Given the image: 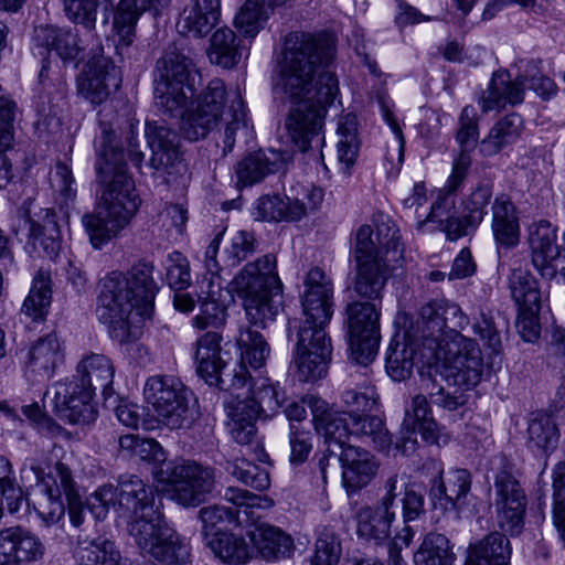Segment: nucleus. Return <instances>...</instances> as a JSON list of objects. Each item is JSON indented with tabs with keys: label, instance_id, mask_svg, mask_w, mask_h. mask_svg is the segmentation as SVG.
Masks as SVG:
<instances>
[{
	"label": "nucleus",
	"instance_id": "obj_1",
	"mask_svg": "<svg viewBox=\"0 0 565 565\" xmlns=\"http://www.w3.org/2000/svg\"><path fill=\"white\" fill-rule=\"evenodd\" d=\"M276 257L267 254L248 263L232 281L233 289L243 299L248 326L239 324L236 344L241 360L233 366L224 360L221 350L222 337L206 332L195 343L194 360L198 374L210 385H220L225 391H238L247 383L250 371L265 366L270 348L265 338L253 328L265 329L282 310V285L276 271Z\"/></svg>",
	"mask_w": 565,
	"mask_h": 565
},
{
	"label": "nucleus",
	"instance_id": "obj_2",
	"mask_svg": "<svg viewBox=\"0 0 565 565\" xmlns=\"http://www.w3.org/2000/svg\"><path fill=\"white\" fill-rule=\"evenodd\" d=\"M335 41L328 33H289L274 84L277 94L291 106L285 127L301 152H321L324 146V117L339 93V82L330 70Z\"/></svg>",
	"mask_w": 565,
	"mask_h": 565
},
{
	"label": "nucleus",
	"instance_id": "obj_3",
	"mask_svg": "<svg viewBox=\"0 0 565 565\" xmlns=\"http://www.w3.org/2000/svg\"><path fill=\"white\" fill-rule=\"evenodd\" d=\"M449 322L451 328H466L469 319L458 305L445 299H435L425 303L416 321L403 331L402 338L399 332H396L391 340L385 367L392 380L399 382L412 374L415 364L426 365L427 372H420L422 388L429 396L430 403L447 411H455L466 403L465 395L458 390L454 393L446 392L433 374L438 371L437 363L440 358L445 327Z\"/></svg>",
	"mask_w": 565,
	"mask_h": 565
},
{
	"label": "nucleus",
	"instance_id": "obj_4",
	"mask_svg": "<svg viewBox=\"0 0 565 565\" xmlns=\"http://www.w3.org/2000/svg\"><path fill=\"white\" fill-rule=\"evenodd\" d=\"M96 140V178L103 186L97 212L83 215L82 223L95 248L117 236L138 211L141 200L135 182L127 173L125 153L118 149L115 130L100 125Z\"/></svg>",
	"mask_w": 565,
	"mask_h": 565
},
{
	"label": "nucleus",
	"instance_id": "obj_5",
	"mask_svg": "<svg viewBox=\"0 0 565 565\" xmlns=\"http://www.w3.org/2000/svg\"><path fill=\"white\" fill-rule=\"evenodd\" d=\"M301 295L302 315L288 320L287 337L294 342L292 363L301 382L322 379L331 360V339L326 327L333 315V282L321 268H311Z\"/></svg>",
	"mask_w": 565,
	"mask_h": 565
},
{
	"label": "nucleus",
	"instance_id": "obj_6",
	"mask_svg": "<svg viewBox=\"0 0 565 565\" xmlns=\"http://www.w3.org/2000/svg\"><path fill=\"white\" fill-rule=\"evenodd\" d=\"M157 291L151 263L140 260L127 273L111 271L100 281L97 318L114 340L132 342L141 333L140 322L152 312Z\"/></svg>",
	"mask_w": 565,
	"mask_h": 565
},
{
	"label": "nucleus",
	"instance_id": "obj_7",
	"mask_svg": "<svg viewBox=\"0 0 565 565\" xmlns=\"http://www.w3.org/2000/svg\"><path fill=\"white\" fill-rule=\"evenodd\" d=\"M497 524L502 532H492L469 552L466 565H509L511 545L505 534L516 536L524 529L526 497L518 480L501 471L494 481Z\"/></svg>",
	"mask_w": 565,
	"mask_h": 565
},
{
	"label": "nucleus",
	"instance_id": "obj_8",
	"mask_svg": "<svg viewBox=\"0 0 565 565\" xmlns=\"http://www.w3.org/2000/svg\"><path fill=\"white\" fill-rule=\"evenodd\" d=\"M262 369L254 371L248 366L250 377L239 388H246L244 396L235 394L236 391H230L231 394L224 401L227 430L239 445H249L253 441L256 436L255 422L260 414L266 417L274 415L286 401L279 384L262 376Z\"/></svg>",
	"mask_w": 565,
	"mask_h": 565
},
{
	"label": "nucleus",
	"instance_id": "obj_9",
	"mask_svg": "<svg viewBox=\"0 0 565 565\" xmlns=\"http://www.w3.org/2000/svg\"><path fill=\"white\" fill-rule=\"evenodd\" d=\"M398 238L395 226L384 222L376 225V230L370 224L356 230L353 257L356 264L354 291L358 296L381 301L388 278L385 256L390 248H396Z\"/></svg>",
	"mask_w": 565,
	"mask_h": 565
},
{
	"label": "nucleus",
	"instance_id": "obj_10",
	"mask_svg": "<svg viewBox=\"0 0 565 565\" xmlns=\"http://www.w3.org/2000/svg\"><path fill=\"white\" fill-rule=\"evenodd\" d=\"M156 491L135 475L120 476L117 487L104 484L87 499V507L92 514L103 520L109 507H118L121 513L131 519L129 533L134 537L135 526L153 525L163 518L154 503Z\"/></svg>",
	"mask_w": 565,
	"mask_h": 565
},
{
	"label": "nucleus",
	"instance_id": "obj_11",
	"mask_svg": "<svg viewBox=\"0 0 565 565\" xmlns=\"http://www.w3.org/2000/svg\"><path fill=\"white\" fill-rule=\"evenodd\" d=\"M192 62L179 52H167L156 65L153 98L157 109L169 118H181L194 94Z\"/></svg>",
	"mask_w": 565,
	"mask_h": 565
},
{
	"label": "nucleus",
	"instance_id": "obj_12",
	"mask_svg": "<svg viewBox=\"0 0 565 565\" xmlns=\"http://www.w3.org/2000/svg\"><path fill=\"white\" fill-rule=\"evenodd\" d=\"M20 473L22 480L35 481L39 491L44 495V502L35 508L38 515L46 525L57 523L65 513L62 497L67 500L78 493L71 469L58 461L45 472L36 459L26 458Z\"/></svg>",
	"mask_w": 565,
	"mask_h": 565
},
{
	"label": "nucleus",
	"instance_id": "obj_13",
	"mask_svg": "<svg viewBox=\"0 0 565 565\" xmlns=\"http://www.w3.org/2000/svg\"><path fill=\"white\" fill-rule=\"evenodd\" d=\"M159 483L166 484L173 501L183 507H198L214 487V470L194 461L168 462L153 471Z\"/></svg>",
	"mask_w": 565,
	"mask_h": 565
},
{
	"label": "nucleus",
	"instance_id": "obj_14",
	"mask_svg": "<svg viewBox=\"0 0 565 565\" xmlns=\"http://www.w3.org/2000/svg\"><path fill=\"white\" fill-rule=\"evenodd\" d=\"M450 322L445 327L443 347L440 348V358L447 366V377L451 379L454 385L475 387L481 381L483 372V361L481 350L478 343L460 334Z\"/></svg>",
	"mask_w": 565,
	"mask_h": 565
},
{
	"label": "nucleus",
	"instance_id": "obj_15",
	"mask_svg": "<svg viewBox=\"0 0 565 565\" xmlns=\"http://www.w3.org/2000/svg\"><path fill=\"white\" fill-rule=\"evenodd\" d=\"M143 396L166 426L180 429L190 425L189 392L180 380L163 375L150 376L145 383Z\"/></svg>",
	"mask_w": 565,
	"mask_h": 565
},
{
	"label": "nucleus",
	"instance_id": "obj_16",
	"mask_svg": "<svg viewBox=\"0 0 565 565\" xmlns=\"http://www.w3.org/2000/svg\"><path fill=\"white\" fill-rule=\"evenodd\" d=\"M134 541L143 556L158 565H189L191 547L185 537L170 527L164 519L135 526Z\"/></svg>",
	"mask_w": 565,
	"mask_h": 565
},
{
	"label": "nucleus",
	"instance_id": "obj_17",
	"mask_svg": "<svg viewBox=\"0 0 565 565\" xmlns=\"http://www.w3.org/2000/svg\"><path fill=\"white\" fill-rule=\"evenodd\" d=\"M322 189L315 185H292L284 196L263 195L255 203L259 221L297 222L315 212L323 201Z\"/></svg>",
	"mask_w": 565,
	"mask_h": 565
},
{
	"label": "nucleus",
	"instance_id": "obj_18",
	"mask_svg": "<svg viewBox=\"0 0 565 565\" xmlns=\"http://www.w3.org/2000/svg\"><path fill=\"white\" fill-rule=\"evenodd\" d=\"M350 358L355 363L367 365L379 350L380 312L373 302L353 301L347 307Z\"/></svg>",
	"mask_w": 565,
	"mask_h": 565
},
{
	"label": "nucleus",
	"instance_id": "obj_19",
	"mask_svg": "<svg viewBox=\"0 0 565 565\" xmlns=\"http://www.w3.org/2000/svg\"><path fill=\"white\" fill-rule=\"evenodd\" d=\"M225 84L220 78H213L191 103L180 126L182 136L196 141L205 138L222 118L227 100Z\"/></svg>",
	"mask_w": 565,
	"mask_h": 565
},
{
	"label": "nucleus",
	"instance_id": "obj_20",
	"mask_svg": "<svg viewBox=\"0 0 565 565\" xmlns=\"http://www.w3.org/2000/svg\"><path fill=\"white\" fill-rule=\"evenodd\" d=\"M224 499L234 504L236 509L224 505H212L200 510L204 539L207 533L223 531V527L226 525H242L248 522L249 518L253 516L254 508H270L274 504L273 500L267 497L255 494L236 487L226 488Z\"/></svg>",
	"mask_w": 565,
	"mask_h": 565
},
{
	"label": "nucleus",
	"instance_id": "obj_21",
	"mask_svg": "<svg viewBox=\"0 0 565 565\" xmlns=\"http://www.w3.org/2000/svg\"><path fill=\"white\" fill-rule=\"evenodd\" d=\"M94 396L95 394L89 390L70 379L54 383L46 392V397L50 398L56 416L76 425L89 424L96 419Z\"/></svg>",
	"mask_w": 565,
	"mask_h": 565
},
{
	"label": "nucleus",
	"instance_id": "obj_22",
	"mask_svg": "<svg viewBox=\"0 0 565 565\" xmlns=\"http://www.w3.org/2000/svg\"><path fill=\"white\" fill-rule=\"evenodd\" d=\"M492 195L493 182L491 180H480L472 186L461 201V216L448 218V223L445 226L447 238L457 241L473 233L488 214V205L491 202Z\"/></svg>",
	"mask_w": 565,
	"mask_h": 565
},
{
	"label": "nucleus",
	"instance_id": "obj_23",
	"mask_svg": "<svg viewBox=\"0 0 565 565\" xmlns=\"http://www.w3.org/2000/svg\"><path fill=\"white\" fill-rule=\"evenodd\" d=\"M41 539L21 526L0 530V565H30L43 559Z\"/></svg>",
	"mask_w": 565,
	"mask_h": 565
},
{
	"label": "nucleus",
	"instance_id": "obj_24",
	"mask_svg": "<svg viewBox=\"0 0 565 565\" xmlns=\"http://www.w3.org/2000/svg\"><path fill=\"white\" fill-rule=\"evenodd\" d=\"M303 401L311 411L317 434L324 437L327 446L331 444L332 447L343 450L348 446L347 439L351 435V416L345 412L332 409L319 396H309Z\"/></svg>",
	"mask_w": 565,
	"mask_h": 565
},
{
	"label": "nucleus",
	"instance_id": "obj_25",
	"mask_svg": "<svg viewBox=\"0 0 565 565\" xmlns=\"http://www.w3.org/2000/svg\"><path fill=\"white\" fill-rule=\"evenodd\" d=\"M120 83L121 75L118 67L109 58L99 56L88 63L78 87L86 99L94 105H99L119 88Z\"/></svg>",
	"mask_w": 565,
	"mask_h": 565
},
{
	"label": "nucleus",
	"instance_id": "obj_26",
	"mask_svg": "<svg viewBox=\"0 0 565 565\" xmlns=\"http://www.w3.org/2000/svg\"><path fill=\"white\" fill-rule=\"evenodd\" d=\"M471 489V475L467 469L450 470L445 477L431 481L429 499L435 509L461 511Z\"/></svg>",
	"mask_w": 565,
	"mask_h": 565
},
{
	"label": "nucleus",
	"instance_id": "obj_27",
	"mask_svg": "<svg viewBox=\"0 0 565 565\" xmlns=\"http://www.w3.org/2000/svg\"><path fill=\"white\" fill-rule=\"evenodd\" d=\"M64 362V350L56 333L39 338L29 348L25 374L34 382L51 379Z\"/></svg>",
	"mask_w": 565,
	"mask_h": 565
},
{
	"label": "nucleus",
	"instance_id": "obj_28",
	"mask_svg": "<svg viewBox=\"0 0 565 565\" xmlns=\"http://www.w3.org/2000/svg\"><path fill=\"white\" fill-rule=\"evenodd\" d=\"M115 366L113 361L99 353H87L82 356L76 366V373L71 381L96 394L100 391L105 399L113 396Z\"/></svg>",
	"mask_w": 565,
	"mask_h": 565
},
{
	"label": "nucleus",
	"instance_id": "obj_29",
	"mask_svg": "<svg viewBox=\"0 0 565 565\" xmlns=\"http://www.w3.org/2000/svg\"><path fill=\"white\" fill-rule=\"evenodd\" d=\"M529 242L534 267L543 277L553 278L557 271L555 262L561 256L556 227L544 220L532 224Z\"/></svg>",
	"mask_w": 565,
	"mask_h": 565
},
{
	"label": "nucleus",
	"instance_id": "obj_30",
	"mask_svg": "<svg viewBox=\"0 0 565 565\" xmlns=\"http://www.w3.org/2000/svg\"><path fill=\"white\" fill-rule=\"evenodd\" d=\"M227 294L223 290L221 281H215L213 276L203 277L199 281L200 313L192 319L193 326L200 330L224 326L227 318Z\"/></svg>",
	"mask_w": 565,
	"mask_h": 565
},
{
	"label": "nucleus",
	"instance_id": "obj_31",
	"mask_svg": "<svg viewBox=\"0 0 565 565\" xmlns=\"http://www.w3.org/2000/svg\"><path fill=\"white\" fill-rule=\"evenodd\" d=\"M33 52L45 60L52 51L63 62H73L81 52L78 36L70 29H61L53 25H40L34 29Z\"/></svg>",
	"mask_w": 565,
	"mask_h": 565
},
{
	"label": "nucleus",
	"instance_id": "obj_32",
	"mask_svg": "<svg viewBox=\"0 0 565 565\" xmlns=\"http://www.w3.org/2000/svg\"><path fill=\"white\" fill-rule=\"evenodd\" d=\"M221 17V0H193L186 6L177 22L180 34L201 39L215 28Z\"/></svg>",
	"mask_w": 565,
	"mask_h": 565
},
{
	"label": "nucleus",
	"instance_id": "obj_33",
	"mask_svg": "<svg viewBox=\"0 0 565 565\" xmlns=\"http://www.w3.org/2000/svg\"><path fill=\"white\" fill-rule=\"evenodd\" d=\"M527 75H519L511 79L507 72H495L487 90L480 98L483 113L504 108L508 105L515 106L524 100Z\"/></svg>",
	"mask_w": 565,
	"mask_h": 565
},
{
	"label": "nucleus",
	"instance_id": "obj_34",
	"mask_svg": "<svg viewBox=\"0 0 565 565\" xmlns=\"http://www.w3.org/2000/svg\"><path fill=\"white\" fill-rule=\"evenodd\" d=\"M170 0H119L114 10V30L125 45H130L135 38L136 24L146 10L158 11L169 4ZM105 10L114 8L115 0H104Z\"/></svg>",
	"mask_w": 565,
	"mask_h": 565
},
{
	"label": "nucleus",
	"instance_id": "obj_35",
	"mask_svg": "<svg viewBox=\"0 0 565 565\" xmlns=\"http://www.w3.org/2000/svg\"><path fill=\"white\" fill-rule=\"evenodd\" d=\"M339 461L342 465L343 484L348 491L366 487L379 467L370 451L351 445L341 450Z\"/></svg>",
	"mask_w": 565,
	"mask_h": 565
},
{
	"label": "nucleus",
	"instance_id": "obj_36",
	"mask_svg": "<svg viewBox=\"0 0 565 565\" xmlns=\"http://www.w3.org/2000/svg\"><path fill=\"white\" fill-rule=\"evenodd\" d=\"M491 228L498 245L512 248L520 241L519 215L511 198L498 194L491 205Z\"/></svg>",
	"mask_w": 565,
	"mask_h": 565
},
{
	"label": "nucleus",
	"instance_id": "obj_37",
	"mask_svg": "<svg viewBox=\"0 0 565 565\" xmlns=\"http://www.w3.org/2000/svg\"><path fill=\"white\" fill-rule=\"evenodd\" d=\"M24 223L29 225V243L33 248H42L49 258L57 256L61 248V231L56 213L52 209H40L29 215Z\"/></svg>",
	"mask_w": 565,
	"mask_h": 565
},
{
	"label": "nucleus",
	"instance_id": "obj_38",
	"mask_svg": "<svg viewBox=\"0 0 565 565\" xmlns=\"http://www.w3.org/2000/svg\"><path fill=\"white\" fill-rule=\"evenodd\" d=\"M249 536L259 555L268 562L289 558L294 555V539L278 527L260 524L249 533Z\"/></svg>",
	"mask_w": 565,
	"mask_h": 565
},
{
	"label": "nucleus",
	"instance_id": "obj_39",
	"mask_svg": "<svg viewBox=\"0 0 565 565\" xmlns=\"http://www.w3.org/2000/svg\"><path fill=\"white\" fill-rule=\"evenodd\" d=\"M559 431L554 419L544 412L530 415L526 429V446L537 456H550L558 445Z\"/></svg>",
	"mask_w": 565,
	"mask_h": 565
},
{
	"label": "nucleus",
	"instance_id": "obj_40",
	"mask_svg": "<svg viewBox=\"0 0 565 565\" xmlns=\"http://www.w3.org/2000/svg\"><path fill=\"white\" fill-rule=\"evenodd\" d=\"M145 135L152 151L153 168L161 169L173 164L179 154L177 132L163 125L147 122Z\"/></svg>",
	"mask_w": 565,
	"mask_h": 565
},
{
	"label": "nucleus",
	"instance_id": "obj_41",
	"mask_svg": "<svg viewBox=\"0 0 565 565\" xmlns=\"http://www.w3.org/2000/svg\"><path fill=\"white\" fill-rule=\"evenodd\" d=\"M204 541L215 557L230 565L246 564L252 556L245 539L231 532L207 533Z\"/></svg>",
	"mask_w": 565,
	"mask_h": 565
},
{
	"label": "nucleus",
	"instance_id": "obj_42",
	"mask_svg": "<svg viewBox=\"0 0 565 565\" xmlns=\"http://www.w3.org/2000/svg\"><path fill=\"white\" fill-rule=\"evenodd\" d=\"M394 519L377 507H362L355 514L356 534L367 543L381 545L390 539Z\"/></svg>",
	"mask_w": 565,
	"mask_h": 565
},
{
	"label": "nucleus",
	"instance_id": "obj_43",
	"mask_svg": "<svg viewBox=\"0 0 565 565\" xmlns=\"http://www.w3.org/2000/svg\"><path fill=\"white\" fill-rule=\"evenodd\" d=\"M358 125V118L353 114H345L338 120L337 157L344 174H350V169L355 163L359 154Z\"/></svg>",
	"mask_w": 565,
	"mask_h": 565
},
{
	"label": "nucleus",
	"instance_id": "obj_44",
	"mask_svg": "<svg viewBox=\"0 0 565 565\" xmlns=\"http://www.w3.org/2000/svg\"><path fill=\"white\" fill-rule=\"evenodd\" d=\"M74 553L78 565H119L120 561L115 543L100 536L93 540L78 536Z\"/></svg>",
	"mask_w": 565,
	"mask_h": 565
},
{
	"label": "nucleus",
	"instance_id": "obj_45",
	"mask_svg": "<svg viewBox=\"0 0 565 565\" xmlns=\"http://www.w3.org/2000/svg\"><path fill=\"white\" fill-rule=\"evenodd\" d=\"M403 426L412 431L418 430L423 439L429 444H439L440 429L431 417L429 402L425 394H418L413 398L412 412L407 411Z\"/></svg>",
	"mask_w": 565,
	"mask_h": 565
},
{
	"label": "nucleus",
	"instance_id": "obj_46",
	"mask_svg": "<svg viewBox=\"0 0 565 565\" xmlns=\"http://www.w3.org/2000/svg\"><path fill=\"white\" fill-rule=\"evenodd\" d=\"M523 129V118L516 113H511L493 125L483 139L482 146L488 154H495L507 146L516 142Z\"/></svg>",
	"mask_w": 565,
	"mask_h": 565
},
{
	"label": "nucleus",
	"instance_id": "obj_47",
	"mask_svg": "<svg viewBox=\"0 0 565 565\" xmlns=\"http://www.w3.org/2000/svg\"><path fill=\"white\" fill-rule=\"evenodd\" d=\"M288 0H246L235 17L236 28L245 36L254 38L268 18V11Z\"/></svg>",
	"mask_w": 565,
	"mask_h": 565
},
{
	"label": "nucleus",
	"instance_id": "obj_48",
	"mask_svg": "<svg viewBox=\"0 0 565 565\" xmlns=\"http://www.w3.org/2000/svg\"><path fill=\"white\" fill-rule=\"evenodd\" d=\"M207 54L211 63L223 68L235 66L242 56L235 33L228 28L217 29L211 36Z\"/></svg>",
	"mask_w": 565,
	"mask_h": 565
},
{
	"label": "nucleus",
	"instance_id": "obj_49",
	"mask_svg": "<svg viewBox=\"0 0 565 565\" xmlns=\"http://www.w3.org/2000/svg\"><path fill=\"white\" fill-rule=\"evenodd\" d=\"M455 558L448 537L440 533H428L414 554L415 565H454Z\"/></svg>",
	"mask_w": 565,
	"mask_h": 565
},
{
	"label": "nucleus",
	"instance_id": "obj_50",
	"mask_svg": "<svg viewBox=\"0 0 565 565\" xmlns=\"http://www.w3.org/2000/svg\"><path fill=\"white\" fill-rule=\"evenodd\" d=\"M119 446L127 456L152 465L154 468L166 463L167 455L164 449L152 438L125 435L119 438Z\"/></svg>",
	"mask_w": 565,
	"mask_h": 565
},
{
	"label": "nucleus",
	"instance_id": "obj_51",
	"mask_svg": "<svg viewBox=\"0 0 565 565\" xmlns=\"http://www.w3.org/2000/svg\"><path fill=\"white\" fill-rule=\"evenodd\" d=\"M511 296L519 308L541 305V291L535 277L524 268H513L509 277Z\"/></svg>",
	"mask_w": 565,
	"mask_h": 565
},
{
	"label": "nucleus",
	"instance_id": "obj_52",
	"mask_svg": "<svg viewBox=\"0 0 565 565\" xmlns=\"http://www.w3.org/2000/svg\"><path fill=\"white\" fill-rule=\"evenodd\" d=\"M276 161H271L263 151L247 154L236 166L237 186H249L260 182L267 174L275 172Z\"/></svg>",
	"mask_w": 565,
	"mask_h": 565
},
{
	"label": "nucleus",
	"instance_id": "obj_53",
	"mask_svg": "<svg viewBox=\"0 0 565 565\" xmlns=\"http://www.w3.org/2000/svg\"><path fill=\"white\" fill-rule=\"evenodd\" d=\"M350 428L351 435L369 438L380 450L387 449L392 444V437L379 416L367 413L352 415Z\"/></svg>",
	"mask_w": 565,
	"mask_h": 565
},
{
	"label": "nucleus",
	"instance_id": "obj_54",
	"mask_svg": "<svg viewBox=\"0 0 565 565\" xmlns=\"http://www.w3.org/2000/svg\"><path fill=\"white\" fill-rule=\"evenodd\" d=\"M231 121L226 124L223 138V152L226 154L233 150L236 136L243 138L246 142L252 137V127L247 121L245 103L239 93L231 100L230 106Z\"/></svg>",
	"mask_w": 565,
	"mask_h": 565
},
{
	"label": "nucleus",
	"instance_id": "obj_55",
	"mask_svg": "<svg viewBox=\"0 0 565 565\" xmlns=\"http://www.w3.org/2000/svg\"><path fill=\"white\" fill-rule=\"evenodd\" d=\"M52 290L50 276L39 271L33 279L32 288L24 299L22 312L38 320L44 317L51 303Z\"/></svg>",
	"mask_w": 565,
	"mask_h": 565
},
{
	"label": "nucleus",
	"instance_id": "obj_56",
	"mask_svg": "<svg viewBox=\"0 0 565 565\" xmlns=\"http://www.w3.org/2000/svg\"><path fill=\"white\" fill-rule=\"evenodd\" d=\"M341 401L349 416L362 415L374 411L379 403V394L373 385L364 381L343 391Z\"/></svg>",
	"mask_w": 565,
	"mask_h": 565
},
{
	"label": "nucleus",
	"instance_id": "obj_57",
	"mask_svg": "<svg viewBox=\"0 0 565 565\" xmlns=\"http://www.w3.org/2000/svg\"><path fill=\"white\" fill-rule=\"evenodd\" d=\"M341 553L338 534L328 526L321 527L317 533L311 565H338Z\"/></svg>",
	"mask_w": 565,
	"mask_h": 565
},
{
	"label": "nucleus",
	"instance_id": "obj_58",
	"mask_svg": "<svg viewBox=\"0 0 565 565\" xmlns=\"http://www.w3.org/2000/svg\"><path fill=\"white\" fill-rule=\"evenodd\" d=\"M226 469L239 482L255 490L263 491L269 487V473L245 458H235Z\"/></svg>",
	"mask_w": 565,
	"mask_h": 565
},
{
	"label": "nucleus",
	"instance_id": "obj_59",
	"mask_svg": "<svg viewBox=\"0 0 565 565\" xmlns=\"http://www.w3.org/2000/svg\"><path fill=\"white\" fill-rule=\"evenodd\" d=\"M456 192L457 191H449L447 186H444L439 191L436 201L429 209V212L426 213L424 220L418 221V231H424L428 223H438L445 231L448 218L456 217L455 215H451L456 206Z\"/></svg>",
	"mask_w": 565,
	"mask_h": 565
},
{
	"label": "nucleus",
	"instance_id": "obj_60",
	"mask_svg": "<svg viewBox=\"0 0 565 565\" xmlns=\"http://www.w3.org/2000/svg\"><path fill=\"white\" fill-rule=\"evenodd\" d=\"M64 12L74 23L95 29L98 0H63Z\"/></svg>",
	"mask_w": 565,
	"mask_h": 565
},
{
	"label": "nucleus",
	"instance_id": "obj_61",
	"mask_svg": "<svg viewBox=\"0 0 565 565\" xmlns=\"http://www.w3.org/2000/svg\"><path fill=\"white\" fill-rule=\"evenodd\" d=\"M167 282L174 291L184 290L191 281L188 259L179 252L169 255L167 260Z\"/></svg>",
	"mask_w": 565,
	"mask_h": 565
},
{
	"label": "nucleus",
	"instance_id": "obj_62",
	"mask_svg": "<svg viewBox=\"0 0 565 565\" xmlns=\"http://www.w3.org/2000/svg\"><path fill=\"white\" fill-rule=\"evenodd\" d=\"M409 487L405 481L398 478L397 475H393L386 479L381 490V497L375 507L386 514H392L395 518V510L397 508L396 499L401 495L404 497L405 491Z\"/></svg>",
	"mask_w": 565,
	"mask_h": 565
},
{
	"label": "nucleus",
	"instance_id": "obj_63",
	"mask_svg": "<svg viewBox=\"0 0 565 565\" xmlns=\"http://www.w3.org/2000/svg\"><path fill=\"white\" fill-rule=\"evenodd\" d=\"M50 184L63 203L67 204L68 201L74 200L76 195V190L73 188L74 178L66 164L60 162L55 166L50 172Z\"/></svg>",
	"mask_w": 565,
	"mask_h": 565
},
{
	"label": "nucleus",
	"instance_id": "obj_64",
	"mask_svg": "<svg viewBox=\"0 0 565 565\" xmlns=\"http://www.w3.org/2000/svg\"><path fill=\"white\" fill-rule=\"evenodd\" d=\"M460 128L457 132V141L462 150L468 152L475 148L478 137V122L476 120V110L472 106H466L459 117Z\"/></svg>",
	"mask_w": 565,
	"mask_h": 565
}]
</instances>
